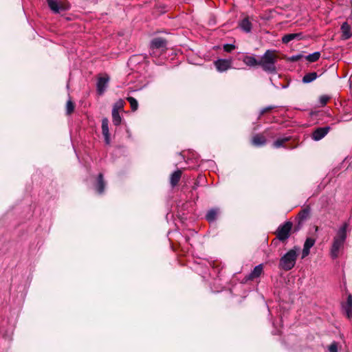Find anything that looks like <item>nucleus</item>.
<instances>
[{
	"instance_id": "nucleus-1",
	"label": "nucleus",
	"mask_w": 352,
	"mask_h": 352,
	"mask_svg": "<svg viewBox=\"0 0 352 352\" xmlns=\"http://www.w3.org/2000/svg\"><path fill=\"white\" fill-rule=\"evenodd\" d=\"M278 56L277 51L274 50H267L259 60V66L262 69L269 74H276L277 69L276 63Z\"/></svg>"
},
{
	"instance_id": "nucleus-2",
	"label": "nucleus",
	"mask_w": 352,
	"mask_h": 352,
	"mask_svg": "<svg viewBox=\"0 0 352 352\" xmlns=\"http://www.w3.org/2000/svg\"><path fill=\"white\" fill-rule=\"evenodd\" d=\"M349 228V223L344 222L338 229L336 236L333 237V243L330 250V254L333 259L338 257L340 250L343 248L346 239V232Z\"/></svg>"
},
{
	"instance_id": "nucleus-3",
	"label": "nucleus",
	"mask_w": 352,
	"mask_h": 352,
	"mask_svg": "<svg viewBox=\"0 0 352 352\" xmlns=\"http://www.w3.org/2000/svg\"><path fill=\"white\" fill-rule=\"evenodd\" d=\"M299 248L295 246L280 258L278 267L285 271L291 270L296 265Z\"/></svg>"
},
{
	"instance_id": "nucleus-4",
	"label": "nucleus",
	"mask_w": 352,
	"mask_h": 352,
	"mask_svg": "<svg viewBox=\"0 0 352 352\" xmlns=\"http://www.w3.org/2000/svg\"><path fill=\"white\" fill-rule=\"evenodd\" d=\"M292 228L293 223L291 221H286L280 225L274 233L276 237L272 241V243H276V240L285 243L291 235Z\"/></svg>"
},
{
	"instance_id": "nucleus-5",
	"label": "nucleus",
	"mask_w": 352,
	"mask_h": 352,
	"mask_svg": "<svg viewBox=\"0 0 352 352\" xmlns=\"http://www.w3.org/2000/svg\"><path fill=\"white\" fill-rule=\"evenodd\" d=\"M167 41L163 38H155L151 41L150 44V54L151 56H155V50H160L165 51L166 50Z\"/></svg>"
},
{
	"instance_id": "nucleus-6",
	"label": "nucleus",
	"mask_w": 352,
	"mask_h": 352,
	"mask_svg": "<svg viewBox=\"0 0 352 352\" xmlns=\"http://www.w3.org/2000/svg\"><path fill=\"white\" fill-rule=\"evenodd\" d=\"M214 66L218 72H223L232 67V60L230 59H218L214 62Z\"/></svg>"
},
{
	"instance_id": "nucleus-7",
	"label": "nucleus",
	"mask_w": 352,
	"mask_h": 352,
	"mask_svg": "<svg viewBox=\"0 0 352 352\" xmlns=\"http://www.w3.org/2000/svg\"><path fill=\"white\" fill-rule=\"evenodd\" d=\"M109 81V77L107 75H105L104 76L99 77L98 78L96 87H97V92L99 95H102L104 92L105 91L108 83Z\"/></svg>"
},
{
	"instance_id": "nucleus-8",
	"label": "nucleus",
	"mask_w": 352,
	"mask_h": 352,
	"mask_svg": "<svg viewBox=\"0 0 352 352\" xmlns=\"http://www.w3.org/2000/svg\"><path fill=\"white\" fill-rule=\"evenodd\" d=\"M48 6L54 13H59L60 10H66L69 6L65 4H60L58 0H47Z\"/></svg>"
},
{
	"instance_id": "nucleus-9",
	"label": "nucleus",
	"mask_w": 352,
	"mask_h": 352,
	"mask_svg": "<svg viewBox=\"0 0 352 352\" xmlns=\"http://www.w3.org/2000/svg\"><path fill=\"white\" fill-rule=\"evenodd\" d=\"M329 126L317 128L313 131L311 138L316 141L320 140L329 133Z\"/></svg>"
},
{
	"instance_id": "nucleus-10",
	"label": "nucleus",
	"mask_w": 352,
	"mask_h": 352,
	"mask_svg": "<svg viewBox=\"0 0 352 352\" xmlns=\"http://www.w3.org/2000/svg\"><path fill=\"white\" fill-rule=\"evenodd\" d=\"M263 272V264L256 265L254 270L249 274L246 277V280H253L254 279L258 278Z\"/></svg>"
},
{
	"instance_id": "nucleus-11",
	"label": "nucleus",
	"mask_w": 352,
	"mask_h": 352,
	"mask_svg": "<svg viewBox=\"0 0 352 352\" xmlns=\"http://www.w3.org/2000/svg\"><path fill=\"white\" fill-rule=\"evenodd\" d=\"M251 143L254 146H262L267 143V139L263 134L257 133L252 137Z\"/></svg>"
},
{
	"instance_id": "nucleus-12",
	"label": "nucleus",
	"mask_w": 352,
	"mask_h": 352,
	"mask_svg": "<svg viewBox=\"0 0 352 352\" xmlns=\"http://www.w3.org/2000/svg\"><path fill=\"white\" fill-rule=\"evenodd\" d=\"M102 132L104 137L106 144L110 143V134L109 131V120L107 118L102 120Z\"/></svg>"
},
{
	"instance_id": "nucleus-13",
	"label": "nucleus",
	"mask_w": 352,
	"mask_h": 352,
	"mask_svg": "<svg viewBox=\"0 0 352 352\" xmlns=\"http://www.w3.org/2000/svg\"><path fill=\"white\" fill-rule=\"evenodd\" d=\"M95 188L98 194H102L105 188V182L102 173H99L97 177V182Z\"/></svg>"
},
{
	"instance_id": "nucleus-14",
	"label": "nucleus",
	"mask_w": 352,
	"mask_h": 352,
	"mask_svg": "<svg viewBox=\"0 0 352 352\" xmlns=\"http://www.w3.org/2000/svg\"><path fill=\"white\" fill-rule=\"evenodd\" d=\"M242 61L248 67L259 66V60H257L254 56H245Z\"/></svg>"
},
{
	"instance_id": "nucleus-15",
	"label": "nucleus",
	"mask_w": 352,
	"mask_h": 352,
	"mask_svg": "<svg viewBox=\"0 0 352 352\" xmlns=\"http://www.w3.org/2000/svg\"><path fill=\"white\" fill-rule=\"evenodd\" d=\"M302 37V33H292L284 35L282 37V42L285 44L288 43L294 39L300 40Z\"/></svg>"
},
{
	"instance_id": "nucleus-16",
	"label": "nucleus",
	"mask_w": 352,
	"mask_h": 352,
	"mask_svg": "<svg viewBox=\"0 0 352 352\" xmlns=\"http://www.w3.org/2000/svg\"><path fill=\"white\" fill-rule=\"evenodd\" d=\"M182 175V172L181 170L179 169L171 174L170 177V183L172 187H175L178 184L181 179Z\"/></svg>"
},
{
	"instance_id": "nucleus-17",
	"label": "nucleus",
	"mask_w": 352,
	"mask_h": 352,
	"mask_svg": "<svg viewBox=\"0 0 352 352\" xmlns=\"http://www.w3.org/2000/svg\"><path fill=\"white\" fill-rule=\"evenodd\" d=\"M341 30L342 32V36L345 39H348L352 36L351 28L347 22H344L342 24Z\"/></svg>"
},
{
	"instance_id": "nucleus-18",
	"label": "nucleus",
	"mask_w": 352,
	"mask_h": 352,
	"mask_svg": "<svg viewBox=\"0 0 352 352\" xmlns=\"http://www.w3.org/2000/svg\"><path fill=\"white\" fill-rule=\"evenodd\" d=\"M311 208L309 206H307L303 209H302L298 214V219L299 221L304 222L305 220H307L309 215H310Z\"/></svg>"
},
{
	"instance_id": "nucleus-19",
	"label": "nucleus",
	"mask_w": 352,
	"mask_h": 352,
	"mask_svg": "<svg viewBox=\"0 0 352 352\" xmlns=\"http://www.w3.org/2000/svg\"><path fill=\"white\" fill-rule=\"evenodd\" d=\"M219 214V210L217 208H212L208 211L206 219L208 222H212L216 219Z\"/></svg>"
},
{
	"instance_id": "nucleus-20",
	"label": "nucleus",
	"mask_w": 352,
	"mask_h": 352,
	"mask_svg": "<svg viewBox=\"0 0 352 352\" xmlns=\"http://www.w3.org/2000/svg\"><path fill=\"white\" fill-rule=\"evenodd\" d=\"M318 74L315 72H309V73H307L306 74L303 78H302V82L303 83H310L311 82H313L314 80H315L317 78H318Z\"/></svg>"
},
{
	"instance_id": "nucleus-21",
	"label": "nucleus",
	"mask_w": 352,
	"mask_h": 352,
	"mask_svg": "<svg viewBox=\"0 0 352 352\" xmlns=\"http://www.w3.org/2000/svg\"><path fill=\"white\" fill-rule=\"evenodd\" d=\"M239 26L245 32H250L252 30V23L249 21L248 18L243 19L241 21Z\"/></svg>"
},
{
	"instance_id": "nucleus-22",
	"label": "nucleus",
	"mask_w": 352,
	"mask_h": 352,
	"mask_svg": "<svg viewBox=\"0 0 352 352\" xmlns=\"http://www.w3.org/2000/svg\"><path fill=\"white\" fill-rule=\"evenodd\" d=\"M290 140H291L290 137H284V138H278L273 142V146L276 148H280V147H283L285 143L289 141Z\"/></svg>"
},
{
	"instance_id": "nucleus-23",
	"label": "nucleus",
	"mask_w": 352,
	"mask_h": 352,
	"mask_svg": "<svg viewBox=\"0 0 352 352\" xmlns=\"http://www.w3.org/2000/svg\"><path fill=\"white\" fill-rule=\"evenodd\" d=\"M112 121L114 125L119 126L122 121V118L116 109H112Z\"/></svg>"
},
{
	"instance_id": "nucleus-24",
	"label": "nucleus",
	"mask_w": 352,
	"mask_h": 352,
	"mask_svg": "<svg viewBox=\"0 0 352 352\" xmlns=\"http://www.w3.org/2000/svg\"><path fill=\"white\" fill-rule=\"evenodd\" d=\"M320 57V53L319 52H316L314 53L310 54L305 57V59L310 63H314L317 61Z\"/></svg>"
},
{
	"instance_id": "nucleus-25",
	"label": "nucleus",
	"mask_w": 352,
	"mask_h": 352,
	"mask_svg": "<svg viewBox=\"0 0 352 352\" xmlns=\"http://www.w3.org/2000/svg\"><path fill=\"white\" fill-rule=\"evenodd\" d=\"M127 101L130 103L131 110L135 111L138 108V103L135 98L129 96L126 98Z\"/></svg>"
},
{
	"instance_id": "nucleus-26",
	"label": "nucleus",
	"mask_w": 352,
	"mask_h": 352,
	"mask_svg": "<svg viewBox=\"0 0 352 352\" xmlns=\"http://www.w3.org/2000/svg\"><path fill=\"white\" fill-rule=\"evenodd\" d=\"M75 109V104L71 99L68 100L66 104V113L67 115H71Z\"/></svg>"
},
{
	"instance_id": "nucleus-27",
	"label": "nucleus",
	"mask_w": 352,
	"mask_h": 352,
	"mask_svg": "<svg viewBox=\"0 0 352 352\" xmlns=\"http://www.w3.org/2000/svg\"><path fill=\"white\" fill-rule=\"evenodd\" d=\"M124 104V100L120 99L114 104L113 109H116L118 112H119V110H122L123 109Z\"/></svg>"
},
{
	"instance_id": "nucleus-28",
	"label": "nucleus",
	"mask_w": 352,
	"mask_h": 352,
	"mask_svg": "<svg viewBox=\"0 0 352 352\" xmlns=\"http://www.w3.org/2000/svg\"><path fill=\"white\" fill-rule=\"evenodd\" d=\"M315 242L316 241L314 239L309 237L306 239L303 247L310 249L314 245Z\"/></svg>"
},
{
	"instance_id": "nucleus-29",
	"label": "nucleus",
	"mask_w": 352,
	"mask_h": 352,
	"mask_svg": "<svg viewBox=\"0 0 352 352\" xmlns=\"http://www.w3.org/2000/svg\"><path fill=\"white\" fill-rule=\"evenodd\" d=\"M329 99H330V97L328 96H326V95L321 96L319 99L320 105L322 107L325 106L327 104V103L328 102V101L329 100Z\"/></svg>"
},
{
	"instance_id": "nucleus-30",
	"label": "nucleus",
	"mask_w": 352,
	"mask_h": 352,
	"mask_svg": "<svg viewBox=\"0 0 352 352\" xmlns=\"http://www.w3.org/2000/svg\"><path fill=\"white\" fill-rule=\"evenodd\" d=\"M275 108H276V106H273V105H270L268 107L263 108V109H261V111L260 112V117L261 116H263V114H265V113L270 112V111L274 109Z\"/></svg>"
},
{
	"instance_id": "nucleus-31",
	"label": "nucleus",
	"mask_w": 352,
	"mask_h": 352,
	"mask_svg": "<svg viewBox=\"0 0 352 352\" xmlns=\"http://www.w3.org/2000/svg\"><path fill=\"white\" fill-rule=\"evenodd\" d=\"M329 352H338V344L336 342L331 343L328 348Z\"/></svg>"
},
{
	"instance_id": "nucleus-32",
	"label": "nucleus",
	"mask_w": 352,
	"mask_h": 352,
	"mask_svg": "<svg viewBox=\"0 0 352 352\" xmlns=\"http://www.w3.org/2000/svg\"><path fill=\"white\" fill-rule=\"evenodd\" d=\"M303 222L298 220V222L296 225L294 226V228H292V230L294 232H298L302 227Z\"/></svg>"
},
{
	"instance_id": "nucleus-33",
	"label": "nucleus",
	"mask_w": 352,
	"mask_h": 352,
	"mask_svg": "<svg viewBox=\"0 0 352 352\" xmlns=\"http://www.w3.org/2000/svg\"><path fill=\"white\" fill-rule=\"evenodd\" d=\"M235 48V46L232 44H226L223 46V50L227 52H230Z\"/></svg>"
},
{
	"instance_id": "nucleus-34",
	"label": "nucleus",
	"mask_w": 352,
	"mask_h": 352,
	"mask_svg": "<svg viewBox=\"0 0 352 352\" xmlns=\"http://www.w3.org/2000/svg\"><path fill=\"white\" fill-rule=\"evenodd\" d=\"M342 314L349 319L352 318V309H343Z\"/></svg>"
},
{
	"instance_id": "nucleus-35",
	"label": "nucleus",
	"mask_w": 352,
	"mask_h": 352,
	"mask_svg": "<svg viewBox=\"0 0 352 352\" xmlns=\"http://www.w3.org/2000/svg\"><path fill=\"white\" fill-rule=\"evenodd\" d=\"M310 249L303 247L302 253V258H305L309 254Z\"/></svg>"
},
{
	"instance_id": "nucleus-36",
	"label": "nucleus",
	"mask_w": 352,
	"mask_h": 352,
	"mask_svg": "<svg viewBox=\"0 0 352 352\" xmlns=\"http://www.w3.org/2000/svg\"><path fill=\"white\" fill-rule=\"evenodd\" d=\"M347 305L349 308H352V296L349 295L347 298Z\"/></svg>"
},
{
	"instance_id": "nucleus-37",
	"label": "nucleus",
	"mask_w": 352,
	"mask_h": 352,
	"mask_svg": "<svg viewBox=\"0 0 352 352\" xmlns=\"http://www.w3.org/2000/svg\"><path fill=\"white\" fill-rule=\"evenodd\" d=\"M300 58V56H293L291 58V60L293 61H296V60H299Z\"/></svg>"
}]
</instances>
